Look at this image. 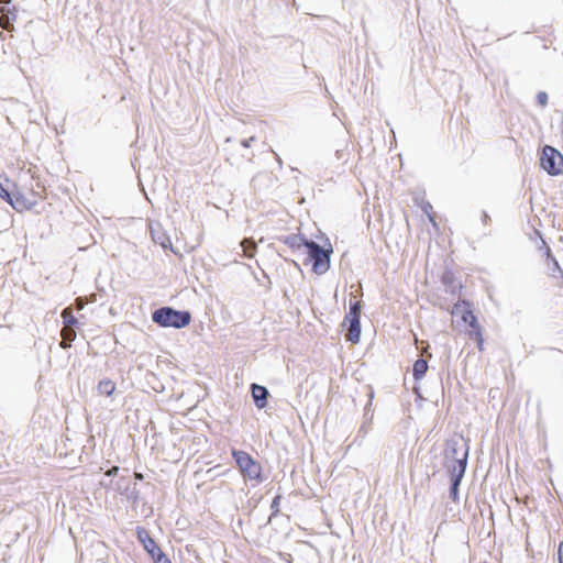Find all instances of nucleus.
I'll return each instance as SVG.
<instances>
[{
  "label": "nucleus",
  "instance_id": "10",
  "mask_svg": "<svg viewBox=\"0 0 563 563\" xmlns=\"http://www.w3.org/2000/svg\"><path fill=\"white\" fill-rule=\"evenodd\" d=\"M252 397L257 408L262 409L266 407L268 391L264 386L252 384L251 386Z\"/></svg>",
  "mask_w": 563,
  "mask_h": 563
},
{
  "label": "nucleus",
  "instance_id": "3",
  "mask_svg": "<svg viewBox=\"0 0 563 563\" xmlns=\"http://www.w3.org/2000/svg\"><path fill=\"white\" fill-rule=\"evenodd\" d=\"M468 456V449L463 438L451 439L446 442L444 457L449 472L457 474V481L462 479Z\"/></svg>",
  "mask_w": 563,
  "mask_h": 563
},
{
  "label": "nucleus",
  "instance_id": "6",
  "mask_svg": "<svg viewBox=\"0 0 563 563\" xmlns=\"http://www.w3.org/2000/svg\"><path fill=\"white\" fill-rule=\"evenodd\" d=\"M152 319L161 327L180 329L190 323L191 316L188 311H178L170 307H163L153 312Z\"/></svg>",
  "mask_w": 563,
  "mask_h": 563
},
{
  "label": "nucleus",
  "instance_id": "18",
  "mask_svg": "<svg viewBox=\"0 0 563 563\" xmlns=\"http://www.w3.org/2000/svg\"><path fill=\"white\" fill-rule=\"evenodd\" d=\"M5 183L9 184V180L5 179ZM0 198L11 205V201L13 199V191H10L9 185L0 183Z\"/></svg>",
  "mask_w": 563,
  "mask_h": 563
},
{
  "label": "nucleus",
  "instance_id": "31",
  "mask_svg": "<svg viewBox=\"0 0 563 563\" xmlns=\"http://www.w3.org/2000/svg\"><path fill=\"white\" fill-rule=\"evenodd\" d=\"M10 0H0V3H9Z\"/></svg>",
  "mask_w": 563,
  "mask_h": 563
},
{
  "label": "nucleus",
  "instance_id": "22",
  "mask_svg": "<svg viewBox=\"0 0 563 563\" xmlns=\"http://www.w3.org/2000/svg\"><path fill=\"white\" fill-rule=\"evenodd\" d=\"M537 101L541 107H545L548 104V95L544 91H540L537 95Z\"/></svg>",
  "mask_w": 563,
  "mask_h": 563
},
{
  "label": "nucleus",
  "instance_id": "1",
  "mask_svg": "<svg viewBox=\"0 0 563 563\" xmlns=\"http://www.w3.org/2000/svg\"><path fill=\"white\" fill-rule=\"evenodd\" d=\"M46 197V187L31 168L21 170L14 183L11 206L18 212L31 210Z\"/></svg>",
  "mask_w": 563,
  "mask_h": 563
},
{
  "label": "nucleus",
  "instance_id": "30",
  "mask_svg": "<svg viewBox=\"0 0 563 563\" xmlns=\"http://www.w3.org/2000/svg\"><path fill=\"white\" fill-rule=\"evenodd\" d=\"M0 24L2 27H7L5 24H7V21H3V18L0 19Z\"/></svg>",
  "mask_w": 563,
  "mask_h": 563
},
{
  "label": "nucleus",
  "instance_id": "4",
  "mask_svg": "<svg viewBox=\"0 0 563 563\" xmlns=\"http://www.w3.org/2000/svg\"><path fill=\"white\" fill-rule=\"evenodd\" d=\"M303 247L305 264L311 265L312 271L317 274H323L330 266V254L324 251L320 245L312 241H302L298 244V249Z\"/></svg>",
  "mask_w": 563,
  "mask_h": 563
},
{
  "label": "nucleus",
  "instance_id": "17",
  "mask_svg": "<svg viewBox=\"0 0 563 563\" xmlns=\"http://www.w3.org/2000/svg\"><path fill=\"white\" fill-rule=\"evenodd\" d=\"M361 318V303L358 301H355L350 305V311L345 316L344 320H354Z\"/></svg>",
  "mask_w": 563,
  "mask_h": 563
},
{
  "label": "nucleus",
  "instance_id": "9",
  "mask_svg": "<svg viewBox=\"0 0 563 563\" xmlns=\"http://www.w3.org/2000/svg\"><path fill=\"white\" fill-rule=\"evenodd\" d=\"M136 536L139 541L143 544L146 552L154 559L159 552H162L161 548L157 545L155 540L151 537L150 532L143 528H136Z\"/></svg>",
  "mask_w": 563,
  "mask_h": 563
},
{
  "label": "nucleus",
  "instance_id": "26",
  "mask_svg": "<svg viewBox=\"0 0 563 563\" xmlns=\"http://www.w3.org/2000/svg\"><path fill=\"white\" fill-rule=\"evenodd\" d=\"M252 141H254V137H250L249 140H244V141H242V145L244 147H250Z\"/></svg>",
  "mask_w": 563,
  "mask_h": 563
},
{
  "label": "nucleus",
  "instance_id": "16",
  "mask_svg": "<svg viewBox=\"0 0 563 563\" xmlns=\"http://www.w3.org/2000/svg\"><path fill=\"white\" fill-rule=\"evenodd\" d=\"M419 206H420L421 210L427 214L432 227L434 229H438V222L435 220V212L433 210L432 205L429 201L422 200Z\"/></svg>",
  "mask_w": 563,
  "mask_h": 563
},
{
  "label": "nucleus",
  "instance_id": "5",
  "mask_svg": "<svg viewBox=\"0 0 563 563\" xmlns=\"http://www.w3.org/2000/svg\"><path fill=\"white\" fill-rule=\"evenodd\" d=\"M231 454L244 478L257 484L263 482L262 465L260 462L253 459L250 453L242 450L232 449Z\"/></svg>",
  "mask_w": 563,
  "mask_h": 563
},
{
  "label": "nucleus",
  "instance_id": "15",
  "mask_svg": "<svg viewBox=\"0 0 563 563\" xmlns=\"http://www.w3.org/2000/svg\"><path fill=\"white\" fill-rule=\"evenodd\" d=\"M241 247L243 251V256L247 258H253L257 251V245L252 239H244L241 242Z\"/></svg>",
  "mask_w": 563,
  "mask_h": 563
},
{
  "label": "nucleus",
  "instance_id": "28",
  "mask_svg": "<svg viewBox=\"0 0 563 563\" xmlns=\"http://www.w3.org/2000/svg\"><path fill=\"white\" fill-rule=\"evenodd\" d=\"M134 477H135V479L142 481L143 479V474L136 472V473H134Z\"/></svg>",
  "mask_w": 563,
  "mask_h": 563
},
{
  "label": "nucleus",
  "instance_id": "20",
  "mask_svg": "<svg viewBox=\"0 0 563 563\" xmlns=\"http://www.w3.org/2000/svg\"><path fill=\"white\" fill-rule=\"evenodd\" d=\"M449 473H450L451 479H452L451 494H452L453 498L455 499V497L457 495V486L460 485L461 479L457 481V474L455 472H449Z\"/></svg>",
  "mask_w": 563,
  "mask_h": 563
},
{
  "label": "nucleus",
  "instance_id": "14",
  "mask_svg": "<svg viewBox=\"0 0 563 563\" xmlns=\"http://www.w3.org/2000/svg\"><path fill=\"white\" fill-rule=\"evenodd\" d=\"M428 371V362L423 358H419L413 363L412 375L416 380H420Z\"/></svg>",
  "mask_w": 563,
  "mask_h": 563
},
{
  "label": "nucleus",
  "instance_id": "19",
  "mask_svg": "<svg viewBox=\"0 0 563 563\" xmlns=\"http://www.w3.org/2000/svg\"><path fill=\"white\" fill-rule=\"evenodd\" d=\"M62 318L64 320L65 325H75L77 323V320L74 317L73 310L70 307H67L63 310Z\"/></svg>",
  "mask_w": 563,
  "mask_h": 563
},
{
  "label": "nucleus",
  "instance_id": "27",
  "mask_svg": "<svg viewBox=\"0 0 563 563\" xmlns=\"http://www.w3.org/2000/svg\"><path fill=\"white\" fill-rule=\"evenodd\" d=\"M76 306H77V309H82L84 308V301L81 298H78L76 300Z\"/></svg>",
  "mask_w": 563,
  "mask_h": 563
},
{
  "label": "nucleus",
  "instance_id": "23",
  "mask_svg": "<svg viewBox=\"0 0 563 563\" xmlns=\"http://www.w3.org/2000/svg\"><path fill=\"white\" fill-rule=\"evenodd\" d=\"M155 563H172V561L162 551L154 559Z\"/></svg>",
  "mask_w": 563,
  "mask_h": 563
},
{
  "label": "nucleus",
  "instance_id": "25",
  "mask_svg": "<svg viewBox=\"0 0 563 563\" xmlns=\"http://www.w3.org/2000/svg\"><path fill=\"white\" fill-rule=\"evenodd\" d=\"M118 472H119V467L118 466H113V467H111L110 470H108L106 472V475L107 476H115L118 474Z\"/></svg>",
  "mask_w": 563,
  "mask_h": 563
},
{
  "label": "nucleus",
  "instance_id": "11",
  "mask_svg": "<svg viewBox=\"0 0 563 563\" xmlns=\"http://www.w3.org/2000/svg\"><path fill=\"white\" fill-rule=\"evenodd\" d=\"M344 323H347L349 329L346 333V340L352 343H357L361 336V323L358 319L354 320H344Z\"/></svg>",
  "mask_w": 563,
  "mask_h": 563
},
{
  "label": "nucleus",
  "instance_id": "21",
  "mask_svg": "<svg viewBox=\"0 0 563 563\" xmlns=\"http://www.w3.org/2000/svg\"><path fill=\"white\" fill-rule=\"evenodd\" d=\"M282 496L277 495L274 497L271 508L273 511V516H276L279 512V505H280Z\"/></svg>",
  "mask_w": 563,
  "mask_h": 563
},
{
  "label": "nucleus",
  "instance_id": "2",
  "mask_svg": "<svg viewBox=\"0 0 563 563\" xmlns=\"http://www.w3.org/2000/svg\"><path fill=\"white\" fill-rule=\"evenodd\" d=\"M451 314L466 327V334L476 342L479 352L484 351L483 329L475 316L472 305L467 300H457L451 310Z\"/></svg>",
  "mask_w": 563,
  "mask_h": 563
},
{
  "label": "nucleus",
  "instance_id": "12",
  "mask_svg": "<svg viewBox=\"0 0 563 563\" xmlns=\"http://www.w3.org/2000/svg\"><path fill=\"white\" fill-rule=\"evenodd\" d=\"M74 325H65L62 331H60V335H62V342H60V346L63 349H67L70 346V342H73L75 339H76V332L75 330L73 329Z\"/></svg>",
  "mask_w": 563,
  "mask_h": 563
},
{
  "label": "nucleus",
  "instance_id": "13",
  "mask_svg": "<svg viewBox=\"0 0 563 563\" xmlns=\"http://www.w3.org/2000/svg\"><path fill=\"white\" fill-rule=\"evenodd\" d=\"M115 389H117V385L110 378L101 379L98 384L99 394L108 396V397L113 395Z\"/></svg>",
  "mask_w": 563,
  "mask_h": 563
},
{
  "label": "nucleus",
  "instance_id": "29",
  "mask_svg": "<svg viewBox=\"0 0 563 563\" xmlns=\"http://www.w3.org/2000/svg\"><path fill=\"white\" fill-rule=\"evenodd\" d=\"M0 24L2 27H7L5 24H7V21H3V18L0 19Z\"/></svg>",
  "mask_w": 563,
  "mask_h": 563
},
{
  "label": "nucleus",
  "instance_id": "24",
  "mask_svg": "<svg viewBox=\"0 0 563 563\" xmlns=\"http://www.w3.org/2000/svg\"><path fill=\"white\" fill-rule=\"evenodd\" d=\"M559 563H563V542H560L558 548Z\"/></svg>",
  "mask_w": 563,
  "mask_h": 563
},
{
  "label": "nucleus",
  "instance_id": "8",
  "mask_svg": "<svg viewBox=\"0 0 563 563\" xmlns=\"http://www.w3.org/2000/svg\"><path fill=\"white\" fill-rule=\"evenodd\" d=\"M544 244V255H545V264L548 268L549 276L556 282V285L563 287V269L561 268L559 262L553 256L551 249L543 242Z\"/></svg>",
  "mask_w": 563,
  "mask_h": 563
},
{
  "label": "nucleus",
  "instance_id": "7",
  "mask_svg": "<svg viewBox=\"0 0 563 563\" xmlns=\"http://www.w3.org/2000/svg\"><path fill=\"white\" fill-rule=\"evenodd\" d=\"M540 166L550 176H559L563 174V155L553 146L545 145L540 156Z\"/></svg>",
  "mask_w": 563,
  "mask_h": 563
}]
</instances>
